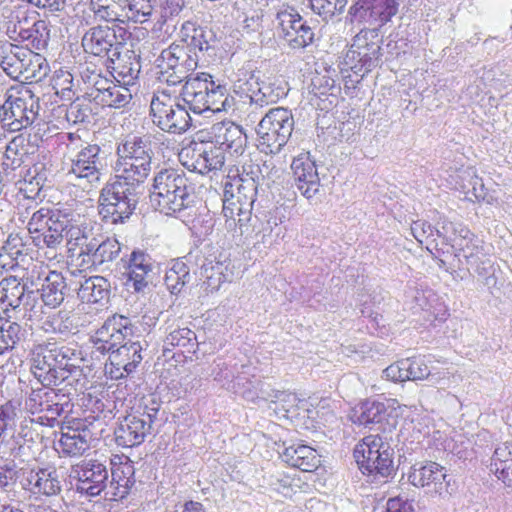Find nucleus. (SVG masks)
Listing matches in <instances>:
<instances>
[{"label":"nucleus","mask_w":512,"mask_h":512,"mask_svg":"<svg viewBox=\"0 0 512 512\" xmlns=\"http://www.w3.org/2000/svg\"><path fill=\"white\" fill-rule=\"evenodd\" d=\"M382 54L371 55L370 53L360 54L355 60L349 61L345 58V64L354 74L363 78L372 69L378 66Z\"/></svg>","instance_id":"59"},{"label":"nucleus","mask_w":512,"mask_h":512,"mask_svg":"<svg viewBox=\"0 0 512 512\" xmlns=\"http://www.w3.org/2000/svg\"><path fill=\"white\" fill-rule=\"evenodd\" d=\"M135 331L130 318L114 314L91 336V342L95 351L111 355L127 338L133 337Z\"/></svg>","instance_id":"20"},{"label":"nucleus","mask_w":512,"mask_h":512,"mask_svg":"<svg viewBox=\"0 0 512 512\" xmlns=\"http://www.w3.org/2000/svg\"><path fill=\"white\" fill-rule=\"evenodd\" d=\"M43 327L46 332L60 335L69 334L74 328L71 311L62 309L49 315L44 321Z\"/></svg>","instance_id":"56"},{"label":"nucleus","mask_w":512,"mask_h":512,"mask_svg":"<svg viewBox=\"0 0 512 512\" xmlns=\"http://www.w3.org/2000/svg\"><path fill=\"white\" fill-rule=\"evenodd\" d=\"M73 393L65 388H51L42 386L32 388L25 398V409L32 415V419L43 426L55 427L60 424V418L70 423L69 415L73 412Z\"/></svg>","instance_id":"7"},{"label":"nucleus","mask_w":512,"mask_h":512,"mask_svg":"<svg viewBox=\"0 0 512 512\" xmlns=\"http://www.w3.org/2000/svg\"><path fill=\"white\" fill-rule=\"evenodd\" d=\"M223 215L226 221L232 220L240 228L246 226L251 220L252 210L260 186L257 180L250 177L249 173L228 177L223 183Z\"/></svg>","instance_id":"8"},{"label":"nucleus","mask_w":512,"mask_h":512,"mask_svg":"<svg viewBox=\"0 0 512 512\" xmlns=\"http://www.w3.org/2000/svg\"><path fill=\"white\" fill-rule=\"evenodd\" d=\"M25 33L27 35L24 37L30 41L34 48L41 50L47 47L50 39V29L45 20L36 21L32 28L25 31Z\"/></svg>","instance_id":"60"},{"label":"nucleus","mask_w":512,"mask_h":512,"mask_svg":"<svg viewBox=\"0 0 512 512\" xmlns=\"http://www.w3.org/2000/svg\"><path fill=\"white\" fill-rule=\"evenodd\" d=\"M381 54L380 37L378 29L363 28L357 33L346 53V59L355 60L360 54Z\"/></svg>","instance_id":"41"},{"label":"nucleus","mask_w":512,"mask_h":512,"mask_svg":"<svg viewBox=\"0 0 512 512\" xmlns=\"http://www.w3.org/2000/svg\"><path fill=\"white\" fill-rule=\"evenodd\" d=\"M154 264V259L146 249L134 248L124 263L126 288L136 293H143L150 282Z\"/></svg>","instance_id":"24"},{"label":"nucleus","mask_w":512,"mask_h":512,"mask_svg":"<svg viewBox=\"0 0 512 512\" xmlns=\"http://www.w3.org/2000/svg\"><path fill=\"white\" fill-rule=\"evenodd\" d=\"M121 460V458H118ZM111 482L105 491V498L112 501H118L125 498L135 483L134 465L132 461L125 457L124 461L119 463L111 461Z\"/></svg>","instance_id":"34"},{"label":"nucleus","mask_w":512,"mask_h":512,"mask_svg":"<svg viewBox=\"0 0 512 512\" xmlns=\"http://www.w3.org/2000/svg\"><path fill=\"white\" fill-rule=\"evenodd\" d=\"M43 279L40 291L45 306L55 309L59 307L68 292L66 279L61 272L48 270L42 273Z\"/></svg>","instance_id":"38"},{"label":"nucleus","mask_w":512,"mask_h":512,"mask_svg":"<svg viewBox=\"0 0 512 512\" xmlns=\"http://www.w3.org/2000/svg\"><path fill=\"white\" fill-rule=\"evenodd\" d=\"M294 129L292 112L287 108L270 109L256 128L257 148L267 155L281 152Z\"/></svg>","instance_id":"14"},{"label":"nucleus","mask_w":512,"mask_h":512,"mask_svg":"<svg viewBox=\"0 0 512 512\" xmlns=\"http://www.w3.org/2000/svg\"><path fill=\"white\" fill-rule=\"evenodd\" d=\"M430 219L434 223L436 236L440 243V248H443V250L449 251L447 247L456 244L460 235H467L468 228L466 226L460 222L449 220L438 211H433Z\"/></svg>","instance_id":"40"},{"label":"nucleus","mask_w":512,"mask_h":512,"mask_svg":"<svg viewBox=\"0 0 512 512\" xmlns=\"http://www.w3.org/2000/svg\"><path fill=\"white\" fill-rule=\"evenodd\" d=\"M106 62L107 69L115 82L129 87L136 84L141 65L133 51L127 50L121 53L118 50V54L111 55Z\"/></svg>","instance_id":"35"},{"label":"nucleus","mask_w":512,"mask_h":512,"mask_svg":"<svg viewBox=\"0 0 512 512\" xmlns=\"http://www.w3.org/2000/svg\"><path fill=\"white\" fill-rule=\"evenodd\" d=\"M85 248L81 265L95 271H104L121 253V244L114 237L94 236Z\"/></svg>","instance_id":"26"},{"label":"nucleus","mask_w":512,"mask_h":512,"mask_svg":"<svg viewBox=\"0 0 512 512\" xmlns=\"http://www.w3.org/2000/svg\"><path fill=\"white\" fill-rule=\"evenodd\" d=\"M132 100L129 86L113 81L111 87L102 92L96 104L102 107L120 109L126 107Z\"/></svg>","instance_id":"50"},{"label":"nucleus","mask_w":512,"mask_h":512,"mask_svg":"<svg viewBox=\"0 0 512 512\" xmlns=\"http://www.w3.org/2000/svg\"><path fill=\"white\" fill-rule=\"evenodd\" d=\"M114 178L101 189L99 215L107 224H123L133 214L139 188L152 171L154 151L149 138L129 136L116 150Z\"/></svg>","instance_id":"1"},{"label":"nucleus","mask_w":512,"mask_h":512,"mask_svg":"<svg viewBox=\"0 0 512 512\" xmlns=\"http://www.w3.org/2000/svg\"><path fill=\"white\" fill-rule=\"evenodd\" d=\"M280 455L282 460L292 467L297 465L301 457L307 458L306 464L320 465L319 455L316 450L301 443H292L291 445L285 446Z\"/></svg>","instance_id":"53"},{"label":"nucleus","mask_w":512,"mask_h":512,"mask_svg":"<svg viewBox=\"0 0 512 512\" xmlns=\"http://www.w3.org/2000/svg\"><path fill=\"white\" fill-rule=\"evenodd\" d=\"M408 482L425 490L426 494L445 497L450 495L451 478L446 468L434 461L416 462L407 474Z\"/></svg>","instance_id":"19"},{"label":"nucleus","mask_w":512,"mask_h":512,"mask_svg":"<svg viewBox=\"0 0 512 512\" xmlns=\"http://www.w3.org/2000/svg\"><path fill=\"white\" fill-rule=\"evenodd\" d=\"M83 406L85 407L84 419H77L88 427L92 426L94 422H99L100 425L106 424L107 420L114 417L113 410L116 408V401L109 399H101L97 396L87 394L83 397Z\"/></svg>","instance_id":"39"},{"label":"nucleus","mask_w":512,"mask_h":512,"mask_svg":"<svg viewBox=\"0 0 512 512\" xmlns=\"http://www.w3.org/2000/svg\"><path fill=\"white\" fill-rule=\"evenodd\" d=\"M33 244L38 249H47L48 253H52L49 258H54L59 248L62 247L64 236L43 233H30Z\"/></svg>","instance_id":"62"},{"label":"nucleus","mask_w":512,"mask_h":512,"mask_svg":"<svg viewBox=\"0 0 512 512\" xmlns=\"http://www.w3.org/2000/svg\"><path fill=\"white\" fill-rule=\"evenodd\" d=\"M288 93L287 83L280 79L260 81L254 94H251V103L260 107L277 103Z\"/></svg>","instance_id":"43"},{"label":"nucleus","mask_w":512,"mask_h":512,"mask_svg":"<svg viewBox=\"0 0 512 512\" xmlns=\"http://www.w3.org/2000/svg\"><path fill=\"white\" fill-rule=\"evenodd\" d=\"M39 98L28 87L11 88L0 105V122L10 131L30 127L39 116Z\"/></svg>","instance_id":"11"},{"label":"nucleus","mask_w":512,"mask_h":512,"mask_svg":"<svg viewBox=\"0 0 512 512\" xmlns=\"http://www.w3.org/2000/svg\"><path fill=\"white\" fill-rule=\"evenodd\" d=\"M211 142L224 154H242L246 146L247 137L241 126L232 121H221L212 125L210 129Z\"/></svg>","instance_id":"30"},{"label":"nucleus","mask_w":512,"mask_h":512,"mask_svg":"<svg viewBox=\"0 0 512 512\" xmlns=\"http://www.w3.org/2000/svg\"><path fill=\"white\" fill-rule=\"evenodd\" d=\"M272 25L278 39L292 50L305 49L315 41L314 27L292 5L275 7Z\"/></svg>","instance_id":"13"},{"label":"nucleus","mask_w":512,"mask_h":512,"mask_svg":"<svg viewBox=\"0 0 512 512\" xmlns=\"http://www.w3.org/2000/svg\"><path fill=\"white\" fill-rule=\"evenodd\" d=\"M387 416L388 408L383 402L366 400L354 410L353 421L356 424L371 428L372 425L381 424Z\"/></svg>","instance_id":"44"},{"label":"nucleus","mask_w":512,"mask_h":512,"mask_svg":"<svg viewBox=\"0 0 512 512\" xmlns=\"http://www.w3.org/2000/svg\"><path fill=\"white\" fill-rule=\"evenodd\" d=\"M260 83L259 76L256 75L255 67L252 63H246L237 70L233 79L234 92L251 99V94L255 93Z\"/></svg>","instance_id":"49"},{"label":"nucleus","mask_w":512,"mask_h":512,"mask_svg":"<svg viewBox=\"0 0 512 512\" xmlns=\"http://www.w3.org/2000/svg\"><path fill=\"white\" fill-rule=\"evenodd\" d=\"M66 232L67 236V244L69 245V250H73L76 247L79 248L78 256L79 258H82L84 255V252L86 251L85 248H88V244L90 241L93 240L94 234L87 230L86 228L81 229L77 226H68Z\"/></svg>","instance_id":"58"},{"label":"nucleus","mask_w":512,"mask_h":512,"mask_svg":"<svg viewBox=\"0 0 512 512\" xmlns=\"http://www.w3.org/2000/svg\"><path fill=\"white\" fill-rule=\"evenodd\" d=\"M294 186L307 200H311L320 188V178L315 161L309 153H302L291 163Z\"/></svg>","instance_id":"29"},{"label":"nucleus","mask_w":512,"mask_h":512,"mask_svg":"<svg viewBox=\"0 0 512 512\" xmlns=\"http://www.w3.org/2000/svg\"><path fill=\"white\" fill-rule=\"evenodd\" d=\"M119 7L128 20L141 24L150 19L154 10L151 0H121Z\"/></svg>","instance_id":"52"},{"label":"nucleus","mask_w":512,"mask_h":512,"mask_svg":"<svg viewBox=\"0 0 512 512\" xmlns=\"http://www.w3.org/2000/svg\"><path fill=\"white\" fill-rule=\"evenodd\" d=\"M70 220L60 210L40 207L34 210L27 223L29 233H43L64 236Z\"/></svg>","instance_id":"32"},{"label":"nucleus","mask_w":512,"mask_h":512,"mask_svg":"<svg viewBox=\"0 0 512 512\" xmlns=\"http://www.w3.org/2000/svg\"><path fill=\"white\" fill-rule=\"evenodd\" d=\"M281 171L272 162H263L261 165H256L255 169L249 172L250 177L257 180L261 191L269 189L272 184L280 178Z\"/></svg>","instance_id":"57"},{"label":"nucleus","mask_w":512,"mask_h":512,"mask_svg":"<svg viewBox=\"0 0 512 512\" xmlns=\"http://www.w3.org/2000/svg\"><path fill=\"white\" fill-rule=\"evenodd\" d=\"M180 156L188 158L183 165L190 171L206 174L210 171L220 170L225 163V154L211 141L193 143L185 148Z\"/></svg>","instance_id":"23"},{"label":"nucleus","mask_w":512,"mask_h":512,"mask_svg":"<svg viewBox=\"0 0 512 512\" xmlns=\"http://www.w3.org/2000/svg\"><path fill=\"white\" fill-rule=\"evenodd\" d=\"M307 6L324 22H329L335 16L344 12L347 0H306Z\"/></svg>","instance_id":"55"},{"label":"nucleus","mask_w":512,"mask_h":512,"mask_svg":"<svg viewBox=\"0 0 512 512\" xmlns=\"http://www.w3.org/2000/svg\"><path fill=\"white\" fill-rule=\"evenodd\" d=\"M191 270L198 275L195 266L191 265L185 257L175 259L166 270L164 283L172 294H178L191 280Z\"/></svg>","instance_id":"42"},{"label":"nucleus","mask_w":512,"mask_h":512,"mask_svg":"<svg viewBox=\"0 0 512 512\" xmlns=\"http://www.w3.org/2000/svg\"><path fill=\"white\" fill-rule=\"evenodd\" d=\"M101 148L97 144H86L70 159L66 176L70 181H77L75 185L94 186L99 183L102 170Z\"/></svg>","instance_id":"17"},{"label":"nucleus","mask_w":512,"mask_h":512,"mask_svg":"<svg viewBox=\"0 0 512 512\" xmlns=\"http://www.w3.org/2000/svg\"><path fill=\"white\" fill-rule=\"evenodd\" d=\"M185 258L197 269L207 292L218 291L223 283L232 282L239 276L229 253L220 247L205 245L191 250Z\"/></svg>","instance_id":"6"},{"label":"nucleus","mask_w":512,"mask_h":512,"mask_svg":"<svg viewBox=\"0 0 512 512\" xmlns=\"http://www.w3.org/2000/svg\"><path fill=\"white\" fill-rule=\"evenodd\" d=\"M1 249L4 253L14 256V259L18 260L23 259L26 255V244L19 234H9Z\"/></svg>","instance_id":"64"},{"label":"nucleus","mask_w":512,"mask_h":512,"mask_svg":"<svg viewBox=\"0 0 512 512\" xmlns=\"http://www.w3.org/2000/svg\"><path fill=\"white\" fill-rule=\"evenodd\" d=\"M198 56L189 53L183 45L172 44L161 53V64H159L160 82L175 86L190 79L200 76H206L207 80L215 81L214 77L209 73H194L198 67Z\"/></svg>","instance_id":"15"},{"label":"nucleus","mask_w":512,"mask_h":512,"mask_svg":"<svg viewBox=\"0 0 512 512\" xmlns=\"http://www.w3.org/2000/svg\"><path fill=\"white\" fill-rule=\"evenodd\" d=\"M354 458L363 474L373 481L383 480L393 475L394 450L380 435L365 436L354 449Z\"/></svg>","instance_id":"10"},{"label":"nucleus","mask_w":512,"mask_h":512,"mask_svg":"<svg viewBox=\"0 0 512 512\" xmlns=\"http://www.w3.org/2000/svg\"><path fill=\"white\" fill-rule=\"evenodd\" d=\"M404 306L413 314L423 313L426 322L442 319L445 310L437 295L428 287L409 282L404 292Z\"/></svg>","instance_id":"22"},{"label":"nucleus","mask_w":512,"mask_h":512,"mask_svg":"<svg viewBox=\"0 0 512 512\" xmlns=\"http://www.w3.org/2000/svg\"><path fill=\"white\" fill-rule=\"evenodd\" d=\"M158 411V406H145L123 417L114 431L116 443L125 448L142 444L151 433Z\"/></svg>","instance_id":"16"},{"label":"nucleus","mask_w":512,"mask_h":512,"mask_svg":"<svg viewBox=\"0 0 512 512\" xmlns=\"http://www.w3.org/2000/svg\"><path fill=\"white\" fill-rule=\"evenodd\" d=\"M92 439L93 433L88 425L77 421L75 427H67V430L61 433L58 445L64 455L77 457L90 448Z\"/></svg>","instance_id":"36"},{"label":"nucleus","mask_w":512,"mask_h":512,"mask_svg":"<svg viewBox=\"0 0 512 512\" xmlns=\"http://www.w3.org/2000/svg\"><path fill=\"white\" fill-rule=\"evenodd\" d=\"M25 335L26 330L20 324L0 318V355L12 350Z\"/></svg>","instance_id":"51"},{"label":"nucleus","mask_w":512,"mask_h":512,"mask_svg":"<svg viewBox=\"0 0 512 512\" xmlns=\"http://www.w3.org/2000/svg\"><path fill=\"white\" fill-rule=\"evenodd\" d=\"M199 346L196 333L188 327L172 329L163 341L164 352L178 348L182 353H196Z\"/></svg>","instance_id":"45"},{"label":"nucleus","mask_w":512,"mask_h":512,"mask_svg":"<svg viewBox=\"0 0 512 512\" xmlns=\"http://www.w3.org/2000/svg\"><path fill=\"white\" fill-rule=\"evenodd\" d=\"M62 476L53 465L34 467L22 480V487L36 498L52 497L62 491Z\"/></svg>","instance_id":"25"},{"label":"nucleus","mask_w":512,"mask_h":512,"mask_svg":"<svg viewBox=\"0 0 512 512\" xmlns=\"http://www.w3.org/2000/svg\"><path fill=\"white\" fill-rule=\"evenodd\" d=\"M150 201L166 215H180L195 206L196 184L183 171L161 169L154 175Z\"/></svg>","instance_id":"4"},{"label":"nucleus","mask_w":512,"mask_h":512,"mask_svg":"<svg viewBox=\"0 0 512 512\" xmlns=\"http://www.w3.org/2000/svg\"><path fill=\"white\" fill-rule=\"evenodd\" d=\"M405 372L407 374V380H423L428 379L432 384L439 385L441 381L444 379L437 374H434L430 371L428 365L425 360L420 357H413L403 359Z\"/></svg>","instance_id":"54"},{"label":"nucleus","mask_w":512,"mask_h":512,"mask_svg":"<svg viewBox=\"0 0 512 512\" xmlns=\"http://www.w3.org/2000/svg\"><path fill=\"white\" fill-rule=\"evenodd\" d=\"M22 435H14L0 450V489L7 490L14 486L18 479L19 469L15 459L21 457L26 446L21 443Z\"/></svg>","instance_id":"33"},{"label":"nucleus","mask_w":512,"mask_h":512,"mask_svg":"<svg viewBox=\"0 0 512 512\" xmlns=\"http://www.w3.org/2000/svg\"><path fill=\"white\" fill-rule=\"evenodd\" d=\"M144 348L140 341L127 338L114 352L109 355L111 377L121 379L133 373L142 362Z\"/></svg>","instance_id":"28"},{"label":"nucleus","mask_w":512,"mask_h":512,"mask_svg":"<svg viewBox=\"0 0 512 512\" xmlns=\"http://www.w3.org/2000/svg\"><path fill=\"white\" fill-rule=\"evenodd\" d=\"M0 66L10 78L29 82L41 81L50 71L41 54L9 42L0 46Z\"/></svg>","instance_id":"9"},{"label":"nucleus","mask_w":512,"mask_h":512,"mask_svg":"<svg viewBox=\"0 0 512 512\" xmlns=\"http://www.w3.org/2000/svg\"><path fill=\"white\" fill-rule=\"evenodd\" d=\"M83 50L100 58H110L118 54L115 41V33L110 31L109 25L98 24L89 28L81 41Z\"/></svg>","instance_id":"31"},{"label":"nucleus","mask_w":512,"mask_h":512,"mask_svg":"<svg viewBox=\"0 0 512 512\" xmlns=\"http://www.w3.org/2000/svg\"><path fill=\"white\" fill-rule=\"evenodd\" d=\"M111 295V283L103 276H91L84 279L77 289V297L82 303L106 306Z\"/></svg>","instance_id":"37"},{"label":"nucleus","mask_w":512,"mask_h":512,"mask_svg":"<svg viewBox=\"0 0 512 512\" xmlns=\"http://www.w3.org/2000/svg\"><path fill=\"white\" fill-rule=\"evenodd\" d=\"M226 85L207 80L206 76L190 79L179 95L168 90L154 92L150 102L152 122L169 134L181 135L192 126L190 113L221 112L230 108Z\"/></svg>","instance_id":"2"},{"label":"nucleus","mask_w":512,"mask_h":512,"mask_svg":"<svg viewBox=\"0 0 512 512\" xmlns=\"http://www.w3.org/2000/svg\"><path fill=\"white\" fill-rule=\"evenodd\" d=\"M25 140L21 136L14 137L7 145L3 154L2 166L3 169L14 171L25 164L28 159V148L24 143Z\"/></svg>","instance_id":"48"},{"label":"nucleus","mask_w":512,"mask_h":512,"mask_svg":"<svg viewBox=\"0 0 512 512\" xmlns=\"http://www.w3.org/2000/svg\"><path fill=\"white\" fill-rule=\"evenodd\" d=\"M82 351L76 346L58 343L39 344L31 352L30 370L42 386L72 385L82 375Z\"/></svg>","instance_id":"3"},{"label":"nucleus","mask_w":512,"mask_h":512,"mask_svg":"<svg viewBox=\"0 0 512 512\" xmlns=\"http://www.w3.org/2000/svg\"><path fill=\"white\" fill-rule=\"evenodd\" d=\"M512 462V442L499 443L490 460L489 470H497L504 464Z\"/></svg>","instance_id":"63"},{"label":"nucleus","mask_w":512,"mask_h":512,"mask_svg":"<svg viewBox=\"0 0 512 512\" xmlns=\"http://www.w3.org/2000/svg\"><path fill=\"white\" fill-rule=\"evenodd\" d=\"M250 370L249 366L241 365V371H238L236 364L217 358L213 362L211 376L222 388L242 396L249 402L266 400L268 395L263 390V382Z\"/></svg>","instance_id":"12"},{"label":"nucleus","mask_w":512,"mask_h":512,"mask_svg":"<svg viewBox=\"0 0 512 512\" xmlns=\"http://www.w3.org/2000/svg\"><path fill=\"white\" fill-rule=\"evenodd\" d=\"M91 118V108L89 104L84 103L79 98L71 102L65 110V119L70 124L89 123Z\"/></svg>","instance_id":"61"},{"label":"nucleus","mask_w":512,"mask_h":512,"mask_svg":"<svg viewBox=\"0 0 512 512\" xmlns=\"http://www.w3.org/2000/svg\"><path fill=\"white\" fill-rule=\"evenodd\" d=\"M411 234L421 244L425 245L426 249L433 255L435 259L440 261L444 254L443 248H440V243L436 236L434 224L426 220H416L411 223Z\"/></svg>","instance_id":"46"},{"label":"nucleus","mask_w":512,"mask_h":512,"mask_svg":"<svg viewBox=\"0 0 512 512\" xmlns=\"http://www.w3.org/2000/svg\"><path fill=\"white\" fill-rule=\"evenodd\" d=\"M398 12L397 0H353L346 20L351 24L368 25L379 29Z\"/></svg>","instance_id":"18"},{"label":"nucleus","mask_w":512,"mask_h":512,"mask_svg":"<svg viewBox=\"0 0 512 512\" xmlns=\"http://www.w3.org/2000/svg\"><path fill=\"white\" fill-rule=\"evenodd\" d=\"M27 287L16 276L5 277L0 281V303L6 310L21 311V299Z\"/></svg>","instance_id":"47"},{"label":"nucleus","mask_w":512,"mask_h":512,"mask_svg":"<svg viewBox=\"0 0 512 512\" xmlns=\"http://www.w3.org/2000/svg\"><path fill=\"white\" fill-rule=\"evenodd\" d=\"M181 41L186 44L189 53L198 56V62L205 55L211 56L214 54L217 37L215 32L207 27L197 25L192 21H185L180 29Z\"/></svg>","instance_id":"27"},{"label":"nucleus","mask_w":512,"mask_h":512,"mask_svg":"<svg viewBox=\"0 0 512 512\" xmlns=\"http://www.w3.org/2000/svg\"><path fill=\"white\" fill-rule=\"evenodd\" d=\"M438 263L441 269L452 272L455 269L473 268L475 273L483 279L484 285L492 288L497 279L494 276V266L489 253V248L484 241L472 233L469 229L467 235H460L453 246H448Z\"/></svg>","instance_id":"5"},{"label":"nucleus","mask_w":512,"mask_h":512,"mask_svg":"<svg viewBox=\"0 0 512 512\" xmlns=\"http://www.w3.org/2000/svg\"><path fill=\"white\" fill-rule=\"evenodd\" d=\"M76 482V491L89 497L99 496L108 488L109 473L107 466L97 459H83L72 467Z\"/></svg>","instance_id":"21"}]
</instances>
